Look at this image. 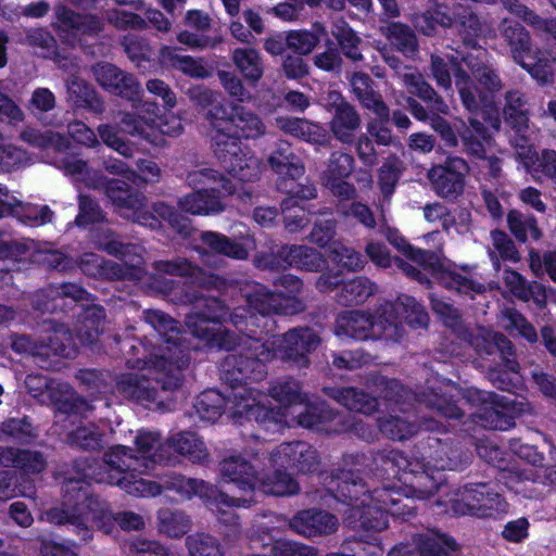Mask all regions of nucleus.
<instances>
[{"label": "nucleus", "instance_id": "nucleus-34", "mask_svg": "<svg viewBox=\"0 0 556 556\" xmlns=\"http://www.w3.org/2000/svg\"><path fill=\"white\" fill-rule=\"evenodd\" d=\"M382 305V316L386 320L399 325L403 331L405 329L401 319H404L412 327L425 328L428 326L429 316L421 304L414 298L402 295L395 302H384Z\"/></svg>", "mask_w": 556, "mask_h": 556}, {"label": "nucleus", "instance_id": "nucleus-56", "mask_svg": "<svg viewBox=\"0 0 556 556\" xmlns=\"http://www.w3.org/2000/svg\"><path fill=\"white\" fill-rule=\"evenodd\" d=\"M152 267L160 274L172 276L190 277L200 285L208 286L215 280V277H204L203 270L190 261L184 257H177L172 261H156Z\"/></svg>", "mask_w": 556, "mask_h": 556}, {"label": "nucleus", "instance_id": "nucleus-21", "mask_svg": "<svg viewBox=\"0 0 556 556\" xmlns=\"http://www.w3.org/2000/svg\"><path fill=\"white\" fill-rule=\"evenodd\" d=\"M214 154L223 168L241 181L260 177L262 162L252 152L244 150L236 138L219 135L215 139Z\"/></svg>", "mask_w": 556, "mask_h": 556}, {"label": "nucleus", "instance_id": "nucleus-57", "mask_svg": "<svg viewBox=\"0 0 556 556\" xmlns=\"http://www.w3.org/2000/svg\"><path fill=\"white\" fill-rule=\"evenodd\" d=\"M135 454L144 460L146 471L152 468L156 463L166 460L163 454L164 446L160 442V435L154 432L140 431L136 437Z\"/></svg>", "mask_w": 556, "mask_h": 556}, {"label": "nucleus", "instance_id": "nucleus-22", "mask_svg": "<svg viewBox=\"0 0 556 556\" xmlns=\"http://www.w3.org/2000/svg\"><path fill=\"white\" fill-rule=\"evenodd\" d=\"M469 172L470 167L466 160L460 156H447L443 163L432 165L426 177L439 198L454 201L464 193Z\"/></svg>", "mask_w": 556, "mask_h": 556}, {"label": "nucleus", "instance_id": "nucleus-41", "mask_svg": "<svg viewBox=\"0 0 556 556\" xmlns=\"http://www.w3.org/2000/svg\"><path fill=\"white\" fill-rule=\"evenodd\" d=\"M271 170L283 179H299L305 173V166L287 141L276 143L267 159Z\"/></svg>", "mask_w": 556, "mask_h": 556}, {"label": "nucleus", "instance_id": "nucleus-26", "mask_svg": "<svg viewBox=\"0 0 556 556\" xmlns=\"http://www.w3.org/2000/svg\"><path fill=\"white\" fill-rule=\"evenodd\" d=\"M452 508L458 515H473L484 518L504 513L507 503L489 484L480 483L466 486L460 497L453 501Z\"/></svg>", "mask_w": 556, "mask_h": 556}, {"label": "nucleus", "instance_id": "nucleus-60", "mask_svg": "<svg viewBox=\"0 0 556 556\" xmlns=\"http://www.w3.org/2000/svg\"><path fill=\"white\" fill-rule=\"evenodd\" d=\"M193 407L200 419L215 422L225 413L227 400L218 391L207 390L197 397Z\"/></svg>", "mask_w": 556, "mask_h": 556}, {"label": "nucleus", "instance_id": "nucleus-25", "mask_svg": "<svg viewBox=\"0 0 556 556\" xmlns=\"http://www.w3.org/2000/svg\"><path fill=\"white\" fill-rule=\"evenodd\" d=\"M274 476L286 468L295 469L300 473H311L318 470L320 455L315 447L303 441L282 442L269 447Z\"/></svg>", "mask_w": 556, "mask_h": 556}, {"label": "nucleus", "instance_id": "nucleus-14", "mask_svg": "<svg viewBox=\"0 0 556 556\" xmlns=\"http://www.w3.org/2000/svg\"><path fill=\"white\" fill-rule=\"evenodd\" d=\"M230 387L231 391L226 395L227 408L225 414L236 424L253 419L269 429L271 424L279 426L290 422L287 413L275 412L263 404L265 399L263 393L247 384Z\"/></svg>", "mask_w": 556, "mask_h": 556}, {"label": "nucleus", "instance_id": "nucleus-15", "mask_svg": "<svg viewBox=\"0 0 556 556\" xmlns=\"http://www.w3.org/2000/svg\"><path fill=\"white\" fill-rule=\"evenodd\" d=\"M376 391L386 402L387 407L397 406L399 410L406 413L405 404L407 401L415 400L425 404L427 407L437 410L446 418H459L463 416L462 408L445 393H438L434 390L422 392L420 394L412 393L395 379L377 377L374 380Z\"/></svg>", "mask_w": 556, "mask_h": 556}, {"label": "nucleus", "instance_id": "nucleus-64", "mask_svg": "<svg viewBox=\"0 0 556 556\" xmlns=\"http://www.w3.org/2000/svg\"><path fill=\"white\" fill-rule=\"evenodd\" d=\"M170 446L178 454L188 457L193 463H202L208 457L203 441L192 432H181L174 435L170 439Z\"/></svg>", "mask_w": 556, "mask_h": 556}, {"label": "nucleus", "instance_id": "nucleus-61", "mask_svg": "<svg viewBox=\"0 0 556 556\" xmlns=\"http://www.w3.org/2000/svg\"><path fill=\"white\" fill-rule=\"evenodd\" d=\"M507 225L510 232L520 242H526L528 238L539 240L542 237L538 220L531 214L511 210L507 214Z\"/></svg>", "mask_w": 556, "mask_h": 556}, {"label": "nucleus", "instance_id": "nucleus-54", "mask_svg": "<svg viewBox=\"0 0 556 556\" xmlns=\"http://www.w3.org/2000/svg\"><path fill=\"white\" fill-rule=\"evenodd\" d=\"M405 169L404 162L395 154L383 161L377 173V184L383 201H390Z\"/></svg>", "mask_w": 556, "mask_h": 556}, {"label": "nucleus", "instance_id": "nucleus-63", "mask_svg": "<svg viewBox=\"0 0 556 556\" xmlns=\"http://www.w3.org/2000/svg\"><path fill=\"white\" fill-rule=\"evenodd\" d=\"M20 138L41 150L54 149L55 151H64L70 147V142L63 135L52 130H39L35 128H25Z\"/></svg>", "mask_w": 556, "mask_h": 556}, {"label": "nucleus", "instance_id": "nucleus-17", "mask_svg": "<svg viewBox=\"0 0 556 556\" xmlns=\"http://www.w3.org/2000/svg\"><path fill=\"white\" fill-rule=\"evenodd\" d=\"M402 81L408 91L424 102L428 103L429 111L432 113L430 118L431 128L438 132L446 147L455 148L458 146L457 130L455 131L451 124L440 115H447L450 108L444 99L435 89L425 79L419 72H410L402 75Z\"/></svg>", "mask_w": 556, "mask_h": 556}, {"label": "nucleus", "instance_id": "nucleus-23", "mask_svg": "<svg viewBox=\"0 0 556 556\" xmlns=\"http://www.w3.org/2000/svg\"><path fill=\"white\" fill-rule=\"evenodd\" d=\"M464 399L467 403L479 407L480 413L477 417L482 427L505 430L511 426L510 416H508L515 412L511 399L477 388L468 389Z\"/></svg>", "mask_w": 556, "mask_h": 556}, {"label": "nucleus", "instance_id": "nucleus-20", "mask_svg": "<svg viewBox=\"0 0 556 556\" xmlns=\"http://www.w3.org/2000/svg\"><path fill=\"white\" fill-rule=\"evenodd\" d=\"M101 188L121 216L147 227H155L156 219L148 211L146 197L135 191L122 179H109L101 175Z\"/></svg>", "mask_w": 556, "mask_h": 556}, {"label": "nucleus", "instance_id": "nucleus-12", "mask_svg": "<svg viewBox=\"0 0 556 556\" xmlns=\"http://www.w3.org/2000/svg\"><path fill=\"white\" fill-rule=\"evenodd\" d=\"M389 241L403 251L409 261L431 273L443 288L470 295L471 298L485 292L486 288L483 283L455 269L444 267L435 252L414 248L403 238L389 236Z\"/></svg>", "mask_w": 556, "mask_h": 556}, {"label": "nucleus", "instance_id": "nucleus-55", "mask_svg": "<svg viewBox=\"0 0 556 556\" xmlns=\"http://www.w3.org/2000/svg\"><path fill=\"white\" fill-rule=\"evenodd\" d=\"M505 122L517 131L528 128L529 106L526 96L519 90H508L505 94Z\"/></svg>", "mask_w": 556, "mask_h": 556}, {"label": "nucleus", "instance_id": "nucleus-2", "mask_svg": "<svg viewBox=\"0 0 556 556\" xmlns=\"http://www.w3.org/2000/svg\"><path fill=\"white\" fill-rule=\"evenodd\" d=\"M75 503L70 501L47 509L42 519L56 526H71L74 532L85 542L91 540L92 534L88 528L91 519L104 533H112L115 523L126 531H138L144 528L142 516L134 511H121L112 514L105 501L89 494L84 486L78 488V493L72 496Z\"/></svg>", "mask_w": 556, "mask_h": 556}, {"label": "nucleus", "instance_id": "nucleus-16", "mask_svg": "<svg viewBox=\"0 0 556 556\" xmlns=\"http://www.w3.org/2000/svg\"><path fill=\"white\" fill-rule=\"evenodd\" d=\"M52 28L60 40L71 47L83 46L86 38L99 36L105 27L101 16L94 13H80L63 3L53 9Z\"/></svg>", "mask_w": 556, "mask_h": 556}, {"label": "nucleus", "instance_id": "nucleus-42", "mask_svg": "<svg viewBox=\"0 0 556 556\" xmlns=\"http://www.w3.org/2000/svg\"><path fill=\"white\" fill-rule=\"evenodd\" d=\"M331 114L329 129L342 144H353L362 126V117L353 104H342Z\"/></svg>", "mask_w": 556, "mask_h": 556}, {"label": "nucleus", "instance_id": "nucleus-49", "mask_svg": "<svg viewBox=\"0 0 556 556\" xmlns=\"http://www.w3.org/2000/svg\"><path fill=\"white\" fill-rule=\"evenodd\" d=\"M119 115L121 130L131 137H139L152 144H160L162 139L154 134L155 119L122 111Z\"/></svg>", "mask_w": 556, "mask_h": 556}, {"label": "nucleus", "instance_id": "nucleus-46", "mask_svg": "<svg viewBox=\"0 0 556 556\" xmlns=\"http://www.w3.org/2000/svg\"><path fill=\"white\" fill-rule=\"evenodd\" d=\"M105 314L99 305H90L79 315L76 336L83 344H94L104 330Z\"/></svg>", "mask_w": 556, "mask_h": 556}, {"label": "nucleus", "instance_id": "nucleus-24", "mask_svg": "<svg viewBox=\"0 0 556 556\" xmlns=\"http://www.w3.org/2000/svg\"><path fill=\"white\" fill-rule=\"evenodd\" d=\"M276 352L275 358L289 362L298 367H307V355L320 343L315 331L308 327L292 328L282 336L266 342Z\"/></svg>", "mask_w": 556, "mask_h": 556}, {"label": "nucleus", "instance_id": "nucleus-48", "mask_svg": "<svg viewBox=\"0 0 556 556\" xmlns=\"http://www.w3.org/2000/svg\"><path fill=\"white\" fill-rule=\"evenodd\" d=\"M498 30L509 46L515 62L521 61V56L531 52V37L522 25L509 18H503Z\"/></svg>", "mask_w": 556, "mask_h": 556}, {"label": "nucleus", "instance_id": "nucleus-6", "mask_svg": "<svg viewBox=\"0 0 556 556\" xmlns=\"http://www.w3.org/2000/svg\"><path fill=\"white\" fill-rule=\"evenodd\" d=\"M143 320L159 334L157 346L150 357L157 370V382L164 390L178 389L182 382V371L189 357L181 346L178 321L159 309L143 312Z\"/></svg>", "mask_w": 556, "mask_h": 556}, {"label": "nucleus", "instance_id": "nucleus-7", "mask_svg": "<svg viewBox=\"0 0 556 556\" xmlns=\"http://www.w3.org/2000/svg\"><path fill=\"white\" fill-rule=\"evenodd\" d=\"M99 249L122 260V263L105 261L98 254L85 253L80 256V269L90 277L104 278L110 280H139L144 271L142 247L134 243L119 241L110 230L103 231L102 236L94 240Z\"/></svg>", "mask_w": 556, "mask_h": 556}, {"label": "nucleus", "instance_id": "nucleus-28", "mask_svg": "<svg viewBox=\"0 0 556 556\" xmlns=\"http://www.w3.org/2000/svg\"><path fill=\"white\" fill-rule=\"evenodd\" d=\"M91 72L97 83L106 91L134 103L140 101L142 91L134 75L108 62L92 65Z\"/></svg>", "mask_w": 556, "mask_h": 556}, {"label": "nucleus", "instance_id": "nucleus-1", "mask_svg": "<svg viewBox=\"0 0 556 556\" xmlns=\"http://www.w3.org/2000/svg\"><path fill=\"white\" fill-rule=\"evenodd\" d=\"M269 446L256 444L250 447L245 456L232 455L219 464V472L224 481L233 483L247 496L236 498H252L253 491L258 486L264 493L276 496H290L299 492L298 481L287 471H277L274 476L269 463ZM248 507V505L245 506Z\"/></svg>", "mask_w": 556, "mask_h": 556}, {"label": "nucleus", "instance_id": "nucleus-45", "mask_svg": "<svg viewBox=\"0 0 556 556\" xmlns=\"http://www.w3.org/2000/svg\"><path fill=\"white\" fill-rule=\"evenodd\" d=\"M329 396L350 410L371 415L379 409L380 403L375 397L356 388H338L328 391Z\"/></svg>", "mask_w": 556, "mask_h": 556}, {"label": "nucleus", "instance_id": "nucleus-43", "mask_svg": "<svg viewBox=\"0 0 556 556\" xmlns=\"http://www.w3.org/2000/svg\"><path fill=\"white\" fill-rule=\"evenodd\" d=\"M457 137L464 147V151L479 159L485 156V143L489 142L491 136L488 128L477 118L469 117L468 122L460 121L457 127Z\"/></svg>", "mask_w": 556, "mask_h": 556}, {"label": "nucleus", "instance_id": "nucleus-3", "mask_svg": "<svg viewBox=\"0 0 556 556\" xmlns=\"http://www.w3.org/2000/svg\"><path fill=\"white\" fill-rule=\"evenodd\" d=\"M455 87L460 102L469 113H477L493 102V96L503 90L504 84L489 53L482 48L467 53L462 59L451 55Z\"/></svg>", "mask_w": 556, "mask_h": 556}, {"label": "nucleus", "instance_id": "nucleus-53", "mask_svg": "<svg viewBox=\"0 0 556 556\" xmlns=\"http://www.w3.org/2000/svg\"><path fill=\"white\" fill-rule=\"evenodd\" d=\"M179 207L192 215H208L224 211V205L214 192L198 190L179 199Z\"/></svg>", "mask_w": 556, "mask_h": 556}, {"label": "nucleus", "instance_id": "nucleus-32", "mask_svg": "<svg viewBox=\"0 0 556 556\" xmlns=\"http://www.w3.org/2000/svg\"><path fill=\"white\" fill-rule=\"evenodd\" d=\"M218 320L208 319L200 311H192L186 317L188 331L205 345L216 346L223 350H232L236 346V336L227 330L217 328Z\"/></svg>", "mask_w": 556, "mask_h": 556}, {"label": "nucleus", "instance_id": "nucleus-52", "mask_svg": "<svg viewBox=\"0 0 556 556\" xmlns=\"http://www.w3.org/2000/svg\"><path fill=\"white\" fill-rule=\"evenodd\" d=\"M455 25L459 27V35L466 47L477 49V38L482 34L483 25L475 11L460 3L453 5Z\"/></svg>", "mask_w": 556, "mask_h": 556}, {"label": "nucleus", "instance_id": "nucleus-13", "mask_svg": "<svg viewBox=\"0 0 556 556\" xmlns=\"http://www.w3.org/2000/svg\"><path fill=\"white\" fill-rule=\"evenodd\" d=\"M336 334L340 338L354 340H384L400 342L404 338L403 329L382 316V305L376 315L365 311H346L340 314L336 320Z\"/></svg>", "mask_w": 556, "mask_h": 556}, {"label": "nucleus", "instance_id": "nucleus-11", "mask_svg": "<svg viewBox=\"0 0 556 556\" xmlns=\"http://www.w3.org/2000/svg\"><path fill=\"white\" fill-rule=\"evenodd\" d=\"M11 348L21 354H27L40 367H48V359L52 355L71 358L76 354V345L68 328L62 324L49 321L38 340L26 334H14L11 338Z\"/></svg>", "mask_w": 556, "mask_h": 556}, {"label": "nucleus", "instance_id": "nucleus-39", "mask_svg": "<svg viewBox=\"0 0 556 556\" xmlns=\"http://www.w3.org/2000/svg\"><path fill=\"white\" fill-rule=\"evenodd\" d=\"M353 94L366 110L382 121L390 119V110L380 93L374 90L372 80L365 73H354L350 78Z\"/></svg>", "mask_w": 556, "mask_h": 556}, {"label": "nucleus", "instance_id": "nucleus-40", "mask_svg": "<svg viewBox=\"0 0 556 556\" xmlns=\"http://www.w3.org/2000/svg\"><path fill=\"white\" fill-rule=\"evenodd\" d=\"M379 428L390 439L403 441L416 435L420 429L437 431L440 429V422L433 418H424L421 422H417L409 416L391 415L379 420Z\"/></svg>", "mask_w": 556, "mask_h": 556}, {"label": "nucleus", "instance_id": "nucleus-36", "mask_svg": "<svg viewBox=\"0 0 556 556\" xmlns=\"http://www.w3.org/2000/svg\"><path fill=\"white\" fill-rule=\"evenodd\" d=\"M72 300L73 302H89L91 294L80 286L73 282H65L59 286H49L35 293L33 299L34 308L42 313L54 312L60 306L59 300Z\"/></svg>", "mask_w": 556, "mask_h": 556}, {"label": "nucleus", "instance_id": "nucleus-51", "mask_svg": "<svg viewBox=\"0 0 556 556\" xmlns=\"http://www.w3.org/2000/svg\"><path fill=\"white\" fill-rule=\"evenodd\" d=\"M380 31L390 45L404 55L413 56L418 51L417 37L408 25L392 22L381 26Z\"/></svg>", "mask_w": 556, "mask_h": 556}, {"label": "nucleus", "instance_id": "nucleus-30", "mask_svg": "<svg viewBox=\"0 0 556 556\" xmlns=\"http://www.w3.org/2000/svg\"><path fill=\"white\" fill-rule=\"evenodd\" d=\"M245 298L248 305L263 316L269 314L293 315L305 309L304 300L292 298L283 302L281 292L270 291L263 285H255Z\"/></svg>", "mask_w": 556, "mask_h": 556}, {"label": "nucleus", "instance_id": "nucleus-37", "mask_svg": "<svg viewBox=\"0 0 556 556\" xmlns=\"http://www.w3.org/2000/svg\"><path fill=\"white\" fill-rule=\"evenodd\" d=\"M278 267H295L307 271H319L326 265L323 255L306 245H285L276 254L273 263Z\"/></svg>", "mask_w": 556, "mask_h": 556}, {"label": "nucleus", "instance_id": "nucleus-9", "mask_svg": "<svg viewBox=\"0 0 556 556\" xmlns=\"http://www.w3.org/2000/svg\"><path fill=\"white\" fill-rule=\"evenodd\" d=\"M375 475L387 480L403 481L418 498L432 496L441 486V477L425 470L424 460L408 458L403 452L378 451L371 453Z\"/></svg>", "mask_w": 556, "mask_h": 556}, {"label": "nucleus", "instance_id": "nucleus-31", "mask_svg": "<svg viewBox=\"0 0 556 556\" xmlns=\"http://www.w3.org/2000/svg\"><path fill=\"white\" fill-rule=\"evenodd\" d=\"M288 525L296 534L313 539L334 533L339 528V520L326 510L311 508L298 511L289 519Z\"/></svg>", "mask_w": 556, "mask_h": 556}, {"label": "nucleus", "instance_id": "nucleus-33", "mask_svg": "<svg viewBox=\"0 0 556 556\" xmlns=\"http://www.w3.org/2000/svg\"><path fill=\"white\" fill-rule=\"evenodd\" d=\"M455 548L454 540L443 534L427 532L415 535L413 544L394 547L388 556H451Z\"/></svg>", "mask_w": 556, "mask_h": 556}, {"label": "nucleus", "instance_id": "nucleus-19", "mask_svg": "<svg viewBox=\"0 0 556 556\" xmlns=\"http://www.w3.org/2000/svg\"><path fill=\"white\" fill-rule=\"evenodd\" d=\"M132 366H142L153 375V378L144 372L124 374L117 380V391L125 397L141 403H155L157 407L166 408L165 401L169 400L170 393L176 389L164 390L162 383L157 382V370L153 367L151 357H146L143 361L137 359Z\"/></svg>", "mask_w": 556, "mask_h": 556}, {"label": "nucleus", "instance_id": "nucleus-59", "mask_svg": "<svg viewBox=\"0 0 556 556\" xmlns=\"http://www.w3.org/2000/svg\"><path fill=\"white\" fill-rule=\"evenodd\" d=\"M232 61L248 81L256 84L262 78L264 66L257 50L253 48L235 49Z\"/></svg>", "mask_w": 556, "mask_h": 556}, {"label": "nucleus", "instance_id": "nucleus-29", "mask_svg": "<svg viewBox=\"0 0 556 556\" xmlns=\"http://www.w3.org/2000/svg\"><path fill=\"white\" fill-rule=\"evenodd\" d=\"M343 468L337 477L336 497L345 502H357L359 494L364 493V482L355 472L369 467L372 470L371 455L366 454H346L343 456Z\"/></svg>", "mask_w": 556, "mask_h": 556}, {"label": "nucleus", "instance_id": "nucleus-62", "mask_svg": "<svg viewBox=\"0 0 556 556\" xmlns=\"http://www.w3.org/2000/svg\"><path fill=\"white\" fill-rule=\"evenodd\" d=\"M520 66L527 70L530 75L540 84L545 85L552 81L554 76V60L545 56L539 49L521 56V61H516Z\"/></svg>", "mask_w": 556, "mask_h": 556}, {"label": "nucleus", "instance_id": "nucleus-27", "mask_svg": "<svg viewBox=\"0 0 556 556\" xmlns=\"http://www.w3.org/2000/svg\"><path fill=\"white\" fill-rule=\"evenodd\" d=\"M291 419L303 428L316 431L359 433L363 429L362 422L354 421L351 416H341L325 405H307Z\"/></svg>", "mask_w": 556, "mask_h": 556}, {"label": "nucleus", "instance_id": "nucleus-38", "mask_svg": "<svg viewBox=\"0 0 556 556\" xmlns=\"http://www.w3.org/2000/svg\"><path fill=\"white\" fill-rule=\"evenodd\" d=\"M231 109L232 118L228 126V137L241 142V139L255 140L266 134V125L255 112L236 103L231 104Z\"/></svg>", "mask_w": 556, "mask_h": 556}, {"label": "nucleus", "instance_id": "nucleus-4", "mask_svg": "<svg viewBox=\"0 0 556 556\" xmlns=\"http://www.w3.org/2000/svg\"><path fill=\"white\" fill-rule=\"evenodd\" d=\"M144 460L125 445H114L103 457V471L97 472L92 466L81 469L77 479H70L66 493L78 492L81 480H94L116 484L125 492L135 496H155L161 494V486L154 481L137 478L136 473H144Z\"/></svg>", "mask_w": 556, "mask_h": 556}, {"label": "nucleus", "instance_id": "nucleus-47", "mask_svg": "<svg viewBox=\"0 0 556 556\" xmlns=\"http://www.w3.org/2000/svg\"><path fill=\"white\" fill-rule=\"evenodd\" d=\"M68 98L77 108H84L96 114L104 112V102L93 87L76 76L66 81Z\"/></svg>", "mask_w": 556, "mask_h": 556}, {"label": "nucleus", "instance_id": "nucleus-35", "mask_svg": "<svg viewBox=\"0 0 556 556\" xmlns=\"http://www.w3.org/2000/svg\"><path fill=\"white\" fill-rule=\"evenodd\" d=\"M428 460H424L425 470L429 473L433 472L434 476L441 477V484L443 483V475L441 471L444 470H457L460 469L467 457L463 454L460 448L453 446L452 443L435 439L433 443L429 445Z\"/></svg>", "mask_w": 556, "mask_h": 556}, {"label": "nucleus", "instance_id": "nucleus-5", "mask_svg": "<svg viewBox=\"0 0 556 556\" xmlns=\"http://www.w3.org/2000/svg\"><path fill=\"white\" fill-rule=\"evenodd\" d=\"M231 323L240 331H249L239 341L236 339L238 354L228 355L223 364L222 378L230 386L244 384L247 380H261L265 375V364L275 358L276 352L267 343L253 337L250 326L256 325L254 315H247L244 308H236L230 315Z\"/></svg>", "mask_w": 556, "mask_h": 556}, {"label": "nucleus", "instance_id": "nucleus-58", "mask_svg": "<svg viewBox=\"0 0 556 556\" xmlns=\"http://www.w3.org/2000/svg\"><path fill=\"white\" fill-rule=\"evenodd\" d=\"M518 157L523 162L525 166L530 168L536 161L535 172L542 173L547 179L556 185V151L545 149L540 155L532 150L531 147L521 146L517 152Z\"/></svg>", "mask_w": 556, "mask_h": 556}, {"label": "nucleus", "instance_id": "nucleus-10", "mask_svg": "<svg viewBox=\"0 0 556 556\" xmlns=\"http://www.w3.org/2000/svg\"><path fill=\"white\" fill-rule=\"evenodd\" d=\"M476 353L481 358L498 354L503 370L490 367L488 378L500 390L510 391L519 382V363L515 346L509 339L501 332L483 331L477 334L471 342Z\"/></svg>", "mask_w": 556, "mask_h": 556}, {"label": "nucleus", "instance_id": "nucleus-44", "mask_svg": "<svg viewBox=\"0 0 556 556\" xmlns=\"http://www.w3.org/2000/svg\"><path fill=\"white\" fill-rule=\"evenodd\" d=\"M200 238L202 243L214 253L237 261L249 258L250 249L252 248L249 241L239 242L215 231H204Z\"/></svg>", "mask_w": 556, "mask_h": 556}, {"label": "nucleus", "instance_id": "nucleus-50", "mask_svg": "<svg viewBox=\"0 0 556 556\" xmlns=\"http://www.w3.org/2000/svg\"><path fill=\"white\" fill-rule=\"evenodd\" d=\"M377 292V286L367 277L359 276L343 282L336 300L343 306L359 305L365 303Z\"/></svg>", "mask_w": 556, "mask_h": 556}, {"label": "nucleus", "instance_id": "nucleus-8", "mask_svg": "<svg viewBox=\"0 0 556 556\" xmlns=\"http://www.w3.org/2000/svg\"><path fill=\"white\" fill-rule=\"evenodd\" d=\"M351 506L349 518L356 530L380 532L388 527V515L406 518L414 515L409 498L394 486H383L359 494L357 502L345 501Z\"/></svg>", "mask_w": 556, "mask_h": 556}, {"label": "nucleus", "instance_id": "nucleus-18", "mask_svg": "<svg viewBox=\"0 0 556 556\" xmlns=\"http://www.w3.org/2000/svg\"><path fill=\"white\" fill-rule=\"evenodd\" d=\"M162 488L174 490L182 497L191 498L199 496L207 501L210 508L219 514V519L223 522H233V515H230L226 508L247 506L252 502V498H236L226 493H217L216 490L203 480L187 479L182 476H170L164 481Z\"/></svg>", "mask_w": 556, "mask_h": 556}]
</instances>
